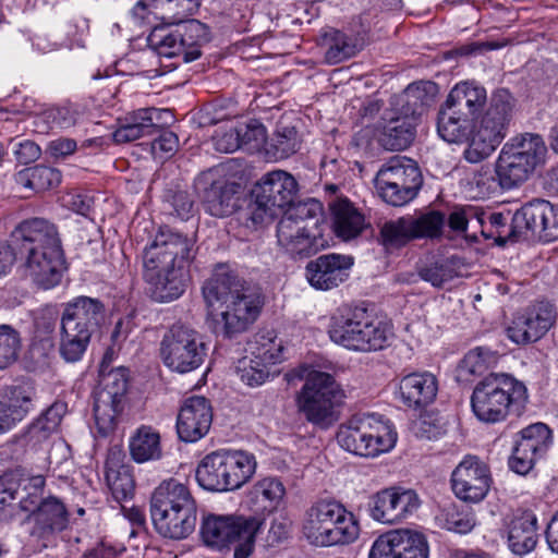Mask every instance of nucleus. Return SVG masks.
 <instances>
[{"instance_id":"4be33fe9","label":"nucleus","mask_w":558,"mask_h":558,"mask_svg":"<svg viewBox=\"0 0 558 558\" xmlns=\"http://www.w3.org/2000/svg\"><path fill=\"white\" fill-rule=\"evenodd\" d=\"M262 525H202L204 544L215 550L235 545L234 558H248L255 545V537Z\"/></svg>"},{"instance_id":"864d4df0","label":"nucleus","mask_w":558,"mask_h":558,"mask_svg":"<svg viewBox=\"0 0 558 558\" xmlns=\"http://www.w3.org/2000/svg\"><path fill=\"white\" fill-rule=\"evenodd\" d=\"M240 379L251 387L263 385L269 377L268 364L253 356H244L238 362Z\"/></svg>"},{"instance_id":"bf43d9fd","label":"nucleus","mask_w":558,"mask_h":558,"mask_svg":"<svg viewBox=\"0 0 558 558\" xmlns=\"http://www.w3.org/2000/svg\"><path fill=\"white\" fill-rule=\"evenodd\" d=\"M496 363V355L487 348L477 347L470 350L462 361V368L471 375H482Z\"/></svg>"},{"instance_id":"f3484780","label":"nucleus","mask_w":558,"mask_h":558,"mask_svg":"<svg viewBox=\"0 0 558 558\" xmlns=\"http://www.w3.org/2000/svg\"><path fill=\"white\" fill-rule=\"evenodd\" d=\"M196 185L202 191L205 211L214 217H228L241 207L244 190L238 182L216 178L213 171H208L198 178Z\"/></svg>"},{"instance_id":"c756f323","label":"nucleus","mask_w":558,"mask_h":558,"mask_svg":"<svg viewBox=\"0 0 558 558\" xmlns=\"http://www.w3.org/2000/svg\"><path fill=\"white\" fill-rule=\"evenodd\" d=\"M332 228L338 238L344 241L357 236L365 226L364 216L347 197H336L329 203Z\"/></svg>"},{"instance_id":"7ed1b4c3","label":"nucleus","mask_w":558,"mask_h":558,"mask_svg":"<svg viewBox=\"0 0 558 558\" xmlns=\"http://www.w3.org/2000/svg\"><path fill=\"white\" fill-rule=\"evenodd\" d=\"M203 296L208 307L225 305L214 329L223 337L245 331L257 318L263 304L259 289L247 286L223 267L216 269L205 282Z\"/></svg>"},{"instance_id":"473e14b6","label":"nucleus","mask_w":558,"mask_h":558,"mask_svg":"<svg viewBox=\"0 0 558 558\" xmlns=\"http://www.w3.org/2000/svg\"><path fill=\"white\" fill-rule=\"evenodd\" d=\"M65 411L64 403H53L28 427L25 434L17 436L15 441L32 448L40 446L48 440L52 433L57 432Z\"/></svg>"},{"instance_id":"6ab92c4d","label":"nucleus","mask_w":558,"mask_h":558,"mask_svg":"<svg viewBox=\"0 0 558 558\" xmlns=\"http://www.w3.org/2000/svg\"><path fill=\"white\" fill-rule=\"evenodd\" d=\"M451 487L456 497L466 502H478L489 492V466L475 456H466L451 473Z\"/></svg>"},{"instance_id":"c85d7f7f","label":"nucleus","mask_w":558,"mask_h":558,"mask_svg":"<svg viewBox=\"0 0 558 558\" xmlns=\"http://www.w3.org/2000/svg\"><path fill=\"white\" fill-rule=\"evenodd\" d=\"M547 201L534 198L521 206L512 216V238H537L541 241L543 220L546 216Z\"/></svg>"},{"instance_id":"79ce46f5","label":"nucleus","mask_w":558,"mask_h":558,"mask_svg":"<svg viewBox=\"0 0 558 558\" xmlns=\"http://www.w3.org/2000/svg\"><path fill=\"white\" fill-rule=\"evenodd\" d=\"M308 523H357L354 514L338 500L319 499L306 511Z\"/></svg>"},{"instance_id":"09e8293b","label":"nucleus","mask_w":558,"mask_h":558,"mask_svg":"<svg viewBox=\"0 0 558 558\" xmlns=\"http://www.w3.org/2000/svg\"><path fill=\"white\" fill-rule=\"evenodd\" d=\"M538 542L536 525H510L508 532L509 549L518 556L532 551Z\"/></svg>"},{"instance_id":"2f4dec72","label":"nucleus","mask_w":558,"mask_h":558,"mask_svg":"<svg viewBox=\"0 0 558 558\" xmlns=\"http://www.w3.org/2000/svg\"><path fill=\"white\" fill-rule=\"evenodd\" d=\"M65 411L64 403H53L28 427L25 434L17 436L15 441L32 448L40 446L48 440L52 433L57 432Z\"/></svg>"},{"instance_id":"c03bdc74","label":"nucleus","mask_w":558,"mask_h":558,"mask_svg":"<svg viewBox=\"0 0 558 558\" xmlns=\"http://www.w3.org/2000/svg\"><path fill=\"white\" fill-rule=\"evenodd\" d=\"M177 27H155L147 37L148 46L161 57H182L183 48L180 45Z\"/></svg>"},{"instance_id":"774afa93","label":"nucleus","mask_w":558,"mask_h":558,"mask_svg":"<svg viewBox=\"0 0 558 558\" xmlns=\"http://www.w3.org/2000/svg\"><path fill=\"white\" fill-rule=\"evenodd\" d=\"M61 181V173L59 170L37 165L33 167V191L43 192L57 186Z\"/></svg>"},{"instance_id":"0eeeda50","label":"nucleus","mask_w":558,"mask_h":558,"mask_svg":"<svg viewBox=\"0 0 558 558\" xmlns=\"http://www.w3.org/2000/svg\"><path fill=\"white\" fill-rule=\"evenodd\" d=\"M104 319L105 304L99 299L81 295L65 303L60 319V355L70 363L80 361Z\"/></svg>"},{"instance_id":"f257e3e1","label":"nucleus","mask_w":558,"mask_h":558,"mask_svg":"<svg viewBox=\"0 0 558 558\" xmlns=\"http://www.w3.org/2000/svg\"><path fill=\"white\" fill-rule=\"evenodd\" d=\"M194 240L162 228L143 253V279L150 298L159 303L179 299L187 283V268L195 257Z\"/></svg>"},{"instance_id":"a19ab883","label":"nucleus","mask_w":558,"mask_h":558,"mask_svg":"<svg viewBox=\"0 0 558 558\" xmlns=\"http://www.w3.org/2000/svg\"><path fill=\"white\" fill-rule=\"evenodd\" d=\"M180 45L183 48L182 59L192 62L202 54L201 47L208 41L207 26L197 20H187L177 25Z\"/></svg>"},{"instance_id":"ddd939ff","label":"nucleus","mask_w":558,"mask_h":558,"mask_svg":"<svg viewBox=\"0 0 558 558\" xmlns=\"http://www.w3.org/2000/svg\"><path fill=\"white\" fill-rule=\"evenodd\" d=\"M160 356L168 368L184 374L198 368L204 363L207 347L195 329L175 324L162 337Z\"/></svg>"},{"instance_id":"f8f14e48","label":"nucleus","mask_w":558,"mask_h":558,"mask_svg":"<svg viewBox=\"0 0 558 558\" xmlns=\"http://www.w3.org/2000/svg\"><path fill=\"white\" fill-rule=\"evenodd\" d=\"M298 189L293 175L283 170H275L263 175L251 192L247 219L254 225L274 219L287 206L294 205Z\"/></svg>"},{"instance_id":"e2e57ef3","label":"nucleus","mask_w":558,"mask_h":558,"mask_svg":"<svg viewBox=\"0 0 558 558\" xmlns=\"http://www.w3.org/2000/svg\"><path fill=\"white\" fill-rule=\"evenodd\" d=\"M77 118V111L70 107H53L45 110L39 119L47 123L51 130H65L74 126Z\"/></svg>"},{"instance_id":"7c9ffc66","label":"nucleus","mask_w":558,"mask_h":558,"mask_svg":"<svg viewBox=\"0 0 558 558\" xmlns=\"http://www.w3.org/2000/svg\"><path fill=\"white\" fill-rule=\"evenodd\" d=\"M391 182L421 189L423 180L417 163L404 156L391 157L378 170L375 184L386 185Z\"/></svg>"},{"instance_id":"f03ea898","label":"nucleus","mask_w":558,"mask_h":558,"mask_svg":"<svg viewBox=\"0 0 558 558\" xmlns=\"http://www.w3.org/2000/svg\"><path fill=\"white\" fill-rule=\"evenodd\" d=\"M11 242L24 277L46 290L61 282L65 257L53 222L38 217L25 219L12 231Z\"/></svg>"},{"instance_id":"f704fd0d","label":"nucleus","mask_w":558,"mask_h":558,"mask_svg":"<svg viewBox=\"0 0 558 558\" xmlns=\"http://www.w3.org/2000/svg\"><path fill=\"white\" fill-rule=\"evenodd\" d=\"M34 391L31 387L14 386L10 389L9 401L0 402V434L11 429L28 413Z\"/></svg>"},{"instance_id":"69168bd1","label":"nucleus","mask_w":558,"mask_h":558,"mask_svg":"<svg viewBox=\"0 0 558 558\" xmlns=\"http://www.w3.org/2000/svg\"><path fill=\"white\" fill-rule=\"evenodd\" d=\"M508 217L502 213L485 211L477 208V215L475 222L481 227L482 234L490 239L495 235V231L498 235L501 234L500 228L507 226Z\"/></svg>"},{"instance_id":"13d9d810","label":"nucleus","mask_w":558,"mask_h":558,"mask_svg":"<svg viewBox=\"0 0 558 558\" xmlns=\"http://www.w3.org/2000/svg\"><path fill=\"white\" fill-rule=\"evenodd\" d=\"M379 196L387 203L392 206H403L412 201L420 189H415L412 186L403 185L397 182H391V184H375Z\"/></svg>"},{"instance_id":"58836bf2","label":"nucleus","mask_w":558,"mask_h":558,"mask_svg":"<svg viewBox=\"0 0 558 558\" xmlns=\"http://www.w3.org/2000/svg\"><path fill=\"white\" fill-rule=\"evenodd\" d=\"M129 450L137 463L158 460L161 457L160 435L151 426L142 425L130 437Z\"/></svg>"},{"instance_id":"a18cd8bd","label":"nucleus","mask_w":558,"mask_h":558,"mask_svg":"<svg viewBox=\"0 0 558 558\" xmlns=\"http://www.w3.org/2000/svg\"><path fill=\"white\" fill-rule=\"evenodd\" d=\"M27 478L28 475L21 466L7 470L0 475V521L4 520L5 508L20 496Z\"/></svg>"},{"instance_id":"052dcab7","label":"nucleus","mask_w":558,"mask_h":558,"mask_svg":"<svg viewBox=\"0 0 558 558\" xmlns=\"http://www.w3.org/2000/svg\"><path fill=\"white\" fill-rule=\"evenodd\" d=\"M105 477L112 496L118 501L133 496L135 483L131 469L116 471L114 473L106 474Z\"/></svg>"},{"instance_id":"412c9836","label":"nucleus","mask_w":558,"mask_h":558,"mask_svg":"<svg viewBox=\"0 0 558 558\" xmlns=\"http://www.w3.org/2000/svg\"><path fill=\"white\" fill-rule=\"evenodd\" d=\"M368 558H428L427 541L410 529L389 531L376 538Z\"/></svg>"},{"instance_id":"5fc2aeb1","label":"nucleus","mask_w":558,"mask_h":558,"mask_svg":"<svg viewBox=\"0 0 558 558\" xmlns=\"http://www.w3.org/2000/svg\"><path fill=\"white\" fill-rule=\"evenodd\" d=\"M248 351L254 359L271 365L281 362V344L271 336L256 335L253 342L248 343Z\"/></svg>"},{"instance_id":"2eb2a0df","label":"nucleus","mask_w":558,"mask_h":558,"mask_svg":"<svg viewBox=\"0 0 558 558\" xmlns=\"http://www.w3.org/2000/svg\"><path fill=\"white\" fill-rule=\"evenodd\" d=\"M153 523H195L197 507L187 487L175 480L163 481L155 488L149 506Z\"/></svg>"},{"instance_id":"a878e982","label":"nucleus","mask_w":558,"mask_h":558,"mask_svg":"<svg viewBox=\"0 0 558 558\" xmlns=\"http://www.w3.org/2000/svg\"><path fill=\"white\" fill-rule=\"evenodd\" d=\"M437 391L438 381L435 375L429 372H416L400 379L397 398L404 407L417 410L430 404Z\"/></svg>"},{"instance_id":"e433bc0d","label":"nucleus","mask_w":558,"mask_h":558,"mask_svg":"<svg viewBox=\"0 0 558 558\" xmlns=\"http://www.w3.org/2000/svg\"><path fill=\"white\" fill-rule=\"evenodd\" d=\"M360 525H303V535L316 546H333L355 541Z\"/></svg>"},{"instance_id":"8fccbe9b","label":"nucleus","mask_w":558,"mask_h":558,"mask_svg":"<svg viewBox=\"0 0 558 558\" xmlns=\"http://www.w3.org/2000/svg\"><path fill=\"white\" fill-rule=\"evenodd\" d=\"M393 500L392 487L378 492L368 502L371 518L380 523H397Z\"/></svg>"},{"instance_id":"49530a36","label":"nucleus","mask_w":558,"mask_h":558,"mask_svg":"<svg viewBox=\"0 0 558 558\" xmlns=\"http://www.w3.org/2000/svg\"><path fill=\"white\" fill-rule=\"evenodd\" d=\"M411 222L416 239H437L441 236L446 223L444 213L432 209L411 216Z\"/></svg>"},{"instance_id":"aec40b11","label":"nucleus","mask_w":558,"mask_h":558,"mask_svg":"<svg viewBox=\"0 0 558 558\" xmlns=\"http://www.w3.org/2000/svg\"><path fill=\"white\" fill-rule=\"evenodd\" d=\"M509 466L520 475L527 474L549 448L553 436L551 430L544 423H535L523 428L518 434Z\"/></svg>"},{"instance_id":"bb28decb","label":"nucleus","mask_w":558,"mask_h":558,"mask_svg":"<svg viewBox=\"0 0 558 558\" xmlns=\"http://www.w3.org/2000/svg\"><path fill=\"white\" fill-rule=\"evenodd\" d=\"M163 114H169V110L144 108L132 112L125 118L126 123L113 133L114 141L128 143L160 132Z\"/></svg>"},{"instance_id":"423d86ee","label":"nucleus","mask_w":558,"mask_h":558,"mask_svg":"<svg viewBox=\"0 0 558 558\" xmlns=\"http://www.w3.org/2000/svg\"><path fill=\"white\" fill-rule=\"evenodd\" d=\"M289 381L298 377L304 384L296 393L298 411L312 425L328 429L337 420L336 409L341 404L344 392L332 375L307 368L294 369L286 374Z\"/></svg>"},{"instance_id":"ea45409f","label":"nucleus","mask_w":558,"mask_h":558,"mask_svg":"<svg viewBox=\"0 0 558 558\" xmlns=\"http://www.w3.org/2000/svg\"><path fill=\"white\" fill-rule=\"evenodd\" d=\"M260 496H256L250 492L248 495V507L254 514V517L250 519H244L241 521L240 517H235L233 514H215L202 510L201 523H263L267 517L274 513L278 507L279 502L269 501L268 499L259 500Z\"/></svg>"},{"instance_id":"4c0bfd02","label":"nucleus","mask_w":558,"mask_h":558,"mask_svg":"<svg viewBox=\"0 0 558 558\" xmlns=\"http://www.w3.org/2000/svg\"><path fill=\"white\" fill-rule=\"evenodd\" d=\"M225 474L223 453L217 450L203 458L195 476L199 486L206 490L228 492Z\"/></svg>"},{"instance_id":"4d7b16f0","label":"nucleus","mask_w":558,"mask_h":558,"mask_svg":"<svg viewBox=\"0 0 558 558\" xmlns=\"http://www.w3.org/2000/svg\"><path fill=\"white\" fill-rule=\"evenodd\" d=\"M29 518L36 523H59L68 520V510L60 499L48 497Z\"/></svg>"},{"instance_id":"9d476101","label":"nucleus","mask_w":558,"mask_h":558,"mask_svg":"<svg viewBox=\"0 0 558 558\" xmlns=\"http://www.w3.org/2000/svg\"><path fill=\"white\" fill-rule=\"evenodd\" d=\"M515 98L506 88L496 89L488 107L474 124V133L463 157L471 163L488 158L506 138L515 109Z\"/></svg>"},{"instance_id":"0e129e2a","label":"nucleus","mask_w":558,"mask_h":558,"mask_svg":"<svg viewBox=\"0 0 558 558\" xmlns=\"http://www.w3.org/2000/svg\"><path fill=\"white\" fill-rule=\"evenodd\" d=\"M238 132L241 147L247 150L259 148L266 141V129L256 120H252L248 123H240Z\"/></svg>"},{"instance_id":"9b49d317","label":"nucleus","mask_w":558,"mask_h":558,"mask_svg":"<svg viewBox=\"0 0 558 558\" xmlns=\"http://www.w3.org/2000/svg\"><path fill=\"white\" fill-rule=\"evenodd\" d=\"M337 440L349 452L376 457L395 447L397 432L389 422H377L374 416L355 415L339 427Z\"/></svg>"},{"instance_id":"dca6fc26","label":"nucleus","mask_w":558,"mask_h":558,"mask_svg":"<svg viewBox=\"0 0 558 558\" xmlns=\"http://www.w3.org/2000/svg\"><path fill=\"white\" fill-rule=\"evenodd\" d=\"M405 104L410 106L404 114L395 112L386 114L384 125L379 134V144L387 150H401L407 148L415 136L414 116L421 114L428 97L425 89L418 85H410L404 94Z\"/></svg>"},{"instance_id":"338daca9","label":"nucleus","mask_w":558,"mask_h":558,"mask_svg":"<svg viewBox=\"0 0 558 558\" xmlns=\"http://www.w3.org/2000/svg\"><path fill=\"white\" fill-rule=\"evenodd\" d=\"M251 493L259 497V500L268 499L269 501L281 502L286 495V488L281 481L275 477H266L258 481L252 488Z\"/></svg>"},{"instance_id":"1a4fd4ad","label":"nucleus","mask_w":558,"mask_h":558,"mask_svg":"<svg viewBox=\"0 0 558 558\" xmlns=\"http://www.w3.org/2000/svg\"><path fill=\"white\" fill-rule=\"evenodd\" d=\"M323 205L311 198L292 205L277 225V239L292 257L304 258L316 254L324 246L319 223Z\"/></svg>"},{"instance_id":"20e7f679","label":"nucleus","mask_w":558,"mask_h":558,"mask_svg":"<svg viewBox=\"0 0 558 558\" xmlns=\"http://www.w3.org/2000/svg\"><path fill=\"white\" fill-rule=\"evenodd\" d=\"M529 393L526 386L505 373H490L474 387L471 408L481 422L495 424L508 416H521L526 409Z\"/></svg>"},{"instance_id":"72a5a7b5","label":"nucleus","mask_w":558,"mask_h":558,"mask_svg":"<svg viewBox=\"0 0 558 558\" xmlns=\"http://www.w3.org/2000/svg\"><path fill=\"white\" fill-rule=\"evenodd\" d=\"M472 119L457 113L442 105L437 118V132L439 136L453 144H470L472 133H474V124Z\"/></svg>"},{"instance_id":"de8ad7c7","label":"nucleus","mask_w":558,"mask_h":558,"mask_svg":"<svg viewBox=\"0 0 558 558\" xmlns=\"http://www.w3.org/2000/svg\"><path fill=\"white\" fill-rule=\"evenodd\" d=\"M299 147L300 142L295 128L282 125L277 128L267 153L271 154L276 159H286L295 154Z\"/></svg>"},{"instance_id":"5701e85b","label":"nucleus","mask_w":558,"mask_h":558,"mask_svg":"<svg viewBox=\"0 0 558 558\" xmlns=\"http://www.w3.org/2000/svg\"><path fill=\"white\" fill-rule=\"evenodd\" d=\"M213 408L210 401L203 396L187 398L177 417V433L184 442L202 439L210 429Z\"/></svg>"},{"instance_id":"680f3d73","label":"nucleus","mask_w":558,"mask_h":558,"mask_svg":"<svg viewBox=\"0 0 558 558\" xmlns=\"http://www.w3.org/2000/svg\"><path fill=\"white\" fill-rule=\"evenodd\" d=\"M393 488V504L398 522L412 518L421 506L417 494L412 489Z\"/></svg>"},{"instance_id":"37998d69","label":"nucleus","mask_w":558,"mask_h":558,"mask_svg":"<svg viewBox=\"0 0 558 558\" xmlns=\"http://www.w3.org/2000/svg\"><path fill=\"white\" fill-rule=\"evenodd\" d=\"M380 238L385 246L395 248L415 240L411 216L386 221L380 228Z\"/></svg>"},{"instance_id":"b1692460","label":"nucleus","mask_w":558,"mask_h":558,"mask_svg":"<svg viewBox=\"0 0 558 558\" xmlns=\"http://www.w3.org/2000/svg\"><path fill=\"white\" fill-rule=\"evenodd\" d=\"M352 265L353 257L349 255L324 254L307 263L305 277L314 289L331 290L348 279Z\"/></svg>"},{"instance_id":"cd10ccee","label":"nucleus","mask_w":558,"mask_h":558,"mask_svg":"<svg viewBox=\"0 0 558 558\" xmlns=\"http://www.w3.org/2000/svg\"><path fill=\"white\" fill-rule=\"evenodd\" d=\"M487 101L486 89L474 81L456 84L447 96L446 108L472 120L483 110Z\"/></svg>"},{"instance_id":"c9c22d12","label":"nucleus","mask_w":558,"mask_h":558,"mask_svg":"<svg viewBox=\"0 0 558 558\" xmlns=\"http://www.w3.org/2000/svg\"><path fill=\"white\" fill-rule=\"evenodd\" d=\"M228 492L241 488L255 473L256 460L244 451L222 450Z\"/></svg>"},{"instance_id":"393cba45","label":"nucleus","mask_w":558,"mask_h":558,"mask_svg":"<svg viewBox=\"0 0 558 558\" xmlns=\"http://www.w3.org/2000/svg\"><path fill=\"white\" fill-rule=\"evenodd\" d=\"M367 44V33L364 28L335 29L330 28L322 37L325 49V61L338 64L355 57Z\"/></svg>"},{"instance_id":"a211bd4d","label":"nucleus","mask_w":558,"mask_h":558,"mask_svg":"<svg viewBox=\"0 0 558 558\" xmlns=\"http://www.w3.org/2000/svg\"><path fill=\"white\" fill-rule=\"evenodd\" d=\"M555 320L554 306L547 302H538L517 312L506 328V335L515 344H530L542 339Z\"/></svg>"},{"instance_id":"3c124183","label":"nucleus","mask_w":558,"mask_h":558,"mask_svg":"<svg viewBox=\"0 0 558 558\" xmlns=\"http://www.w3.org/2000/svg\"><path fill=\"white\" fill-rule=\"evenodd\" d=\"M422 280L429 282L435 288H441L458 276L452 259L442 258L425 265L418 269Z\"/></svg>"},{"instance_id":"39448f33","label":"nucleus","mask_w":558,"mask_h":558,"mask_svg":"<svg viewBox=\"0 0 558 558\" xmlns=\"http://www.w3.org/2000/svg\"><path fill=\"white\" fill-rule=\"evenodd\" d=\"M547 147L539 134L521 133L509 138L502 146L490 177L488 189L509 191L523 184L537 167L545 162Z\"/></svg>"},{"instance_id":"4468645a","label":"nucleus","mask_w":558,"mask_h":558,"mask_svg":"<svg viewBox=\"0 0 558 558\" xmlns=\"http://www.w3.org/2000/svg\"><path fill=\"white\" fill-rule=\"evenodd\" d=\"M99 386L95 395L94 416L98 433L105 437L116 429L119 414L123 410L128 391L126 369L118 367L108 373L100 369Z\"/></svg>"},{"instance_id":"6e6552de","label":"nucleus","mask_w":558,"mask_h":558,"mask_svg":"<svg viewBox=\"0 0 558 558\" xmlns=\"http://www.w3.org/2000/svg\"><path fill=\"white\" fill-rule=\"evenodd\" d=\"M329 337L335 343L357 352L383 350L388 344L389 327L374 319L361 306H340L330 318Z\"/></svg>"},{"instance_id":"6e6d98bb","label":"nucleus","mask_w":558,"mask_h":558,"mask_svg":"<svg viewBox=\"0 0 558 558\" xmlns=\"http://www.w3.org/2000/svg\"><path fill=\"white\" fill-rule=\"evenodd\" d=\"M45 483L46 481L43 475H33L28 476L26 483L23 485L22 492L25 493V495L20 497L19 506L21 510L29 513V517L40 506V501L45 500L43 498Z\"/></svg>"},{"instance_id":"603ef678","label":"nucleus","mask_w":558,"mask_h":558,"mask_svg":"<svg viewBox=\"0 0 558 558\" xmlns=\"http://www.w3.org/2000/svg\"><path fill=\"white\" fill-rule=\"evenodd\" d=\"M21 350L20 332L11 325H0V369L13 364Z\"/></svg>"}]
</instances>
